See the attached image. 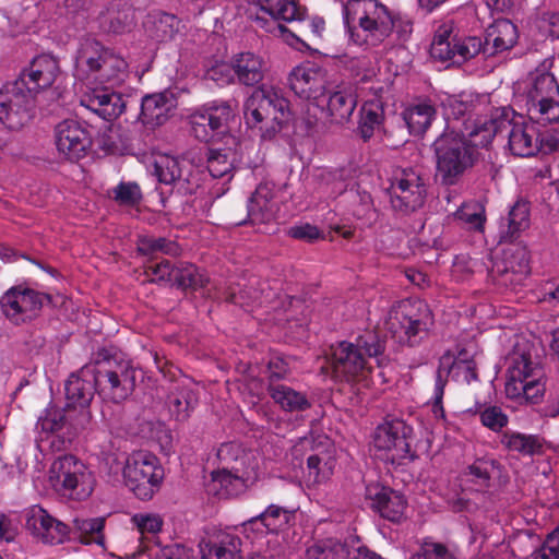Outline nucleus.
Returning a JSON list of instances; mask_svg holds the SVG:
<instances>
[{
	"label": "nucleus",
	"instance_id": "13",
	"mask_svg": "<svg viewBox=\"0 0 559 559\" xmlns=\"http://www.w3.org/2000/svg\"><path fill=\"white\" fill-rule=\"evenodd\" d=\"M453 21H444L437 27L430 45V56L433 60L462 64L479 55L485 58V44L481 37H457L453 35Z\"/></svg>",
	"mask_w": 559,
	"mask_h": 559
},
{
	"label": "nucleus",
	"instance_id": "12",
	"mask_svg": "<svg viewBox=\"0 0 559 559\" xmlns=\"http://www.w3.org/2000/svg\"><path fill=\"white\" fill-rule=\"evenodd\" d=\"M49 483L61 496L84 500L95 487V477L90 468L73 455L56 459L49 468Z\"/></svg>",
	"mask_w": 559,
	"mask_h": 559
},
{
	"label": "nucleus",
	"instance_id": "19",
	"mask_svg": "<svg viewBox=\"0 0 559 559\" xmlns=\"http://www.w3.org/2000/svg\"><path fill=\"white\" fill-rule=\"evenodd\" d=\"M155 175L160 183L171 186L180 194H191L198 187L192 165L185 158L168 154L158 155L154 162Z\"/></svg>",
	"mask_w": 559,
	"mask_h": 559
},
{
	"label": "nucleus",
	"instance_id": "14",
	"mask_svg": "<svg viewBox=\"0 0 559 559\" xmlns=\"http://www.w3.org/2000/svg\"><path fill=\"white\" fill-rule=\"evenodd\" d=\"M388 194L395 212L408 214L421 207L427 189L420 170L414 167L394 169L390 178Z\"/></svg>",
	"mask_w": 559,
	"mask_h": 559
},
{
	"label": "nucleus",
	"instance_id": "57",
	"mask_svg": "<svg viewBox=\"0 0 559 559\" xmlns=\"http://www.w3.org/2000/svg\"><path fill=\"white\" fill-rule=\"evenodd\" d=\"M353 215L364 222H371L376 216L371 195L368 192H356L352 194Z\"/></svg>",
	"mask_w": 559,
	"mask_h": 559
},
{
	"label": "nucleus",
	"instance_id": "3",
	"mask_svg": "<svg viewBox=\"0 0 559 559\" xmlns=\"http://www.w3.org/2000/svg\"><path fill=\"white\" fill-rule=\"evenodd\" d=\"M128 63L123 58L92 37L83 38L78 47L74 76L88 84L118 85L123 82Z\"/></svg>",
	"mask_w": 559,
	"mask_h": 559
},
{
	"label": "nucleus",
	"instance_id": "51",
	"mask_svg": "<svg viewBox=\"0 0 559 559\" xmlns=\"http://www.w3.org/2000/svg\"><path fill=\"white\" fill-rule=\"evenodd\" d=\"M73 524L74 528L80 532L82 542L86 544H103L104 536L102 532L105 525L104 518L74 519Z\"/></svg>",
	"mask_w": 559,
	"mask_h": 559
},
{
	"label": "nucleus",
	"instance_id": "8",
	"mask_svg": "<svg viewBox=\"0 0 559 559\" xmlns=\"http://www.w3.org/2000/svg\"><path fill=\"white\" fill-rule=\"evenodd\" d=\"M93 368L96 393L104 402L126 401L142 378V371L130 360L116 357L97 360Z\"/></svg>",
	"mask_w": 559,
	"mask_h": 559
},
{
	"label": "nucleus",
	"instance_id": "48",
	"mask_svg": "<svg viewBox=\"0 0 559 559\" xmlns=\"http://www.w3.org/2000/svg\"><path fill=\"white\" fill-rule=\"evenodd\" d=\"M457 219L463 222L468 229L483 231L486 222L485 207L477 201L465 202L455 212Z\"/></svg>",
	"mask_w": 559,
	"mask_h": 559
},
{
	"label": "nucleus",
	"instance_id": "39",
	"mask_svg": "<svg viewBox=\"0 0 559 559\" xmlns=\"http://www.w3.org/2000/svg\"><path fill=\"white\" fill-rule=\"evenodd\" d=\"M436 116L437 109L430 99H419L403 111V119L414 135H423Z\"/></svg>",
	"mask_w": 559,
	"mask_h": 559
},
{
	"label": "nucleus",
	"instance_id": "15",
	"mask_svg": "<svg viewBox=\"0 0 559 559\" xmlns=\"http://www.w3.org/2000/svg\"><path fill=\"white\" fill-rule=\"evenodd\" d=\"M163 477L164 471L153 454L139 451L128 456L123 468L124 483L139 499H151Z\"/></svg>",
	"mask_w": 559,
	"mask_h": 559
},
{
	"label": "nucleus",
	"instance_id": "21",
	"mask_svg": "<svg viewBox=\"0 0 559 559\" xmlns=\"http://www.w3.org/2000/svg\"><path fill=\"white\" fill-rule=\"evenodd\" d=\"M292 91L300 98L313 100L320 106L319 100L326 93V74L313 64L307 63L293 69L288 78Z\"/></svg>",
	"mask_w": 559,
	"mask_h": 559
},
{
	"label": "nucleus",
	"instance_id": "35",
	"mask_svg": "<svg viewBox=\"0 0 559 559\" xmlns=\"http://www.w3.org/2000/svg\"><path fill=\"white\" fill-rule=\"evenodd\" d=\"M267 393L272 401L284 412L299 413L311 407L306 393L281 382L267 383Z\"/></svg>",
	"mask_w": 559,
	"mask_h": 559
},
{
	"label": "nucleus",
	"instance_id": "20",
	"mask_svg": "<svg viewBox=\"0 0 559 559\" xmlns=\"http://www.w3.org/2000/svg\"><path fill=\"white\" fill-rule=\"evenodd\" d=\"M55 144L60 155L79 160L92 145L88 130L78 120L66 119L55 127Z\"/></svg>",
	"mask_w": 559,
	"mask_h": 559
},
{
	"label": "nucleus",
	"instance_id": "61",
	"mask_svg": "<svg viewBox=\"0 0 559 559\" xmlns=\"http://www.w3.org/2000/svg\"><path fill=\"white\" fill-rule=\"evenodd\" d=\"M481 424L492 431H500L504 428L509 418L498 406H488L479 413Z\"/></svg>",
	"mask_w": 559,
	"mask_h": 559
},
{
	"label": "nucleus",
	"instance_id": "33",
	"mask_svg": "<svg viewBox=\"0 0 559 559\" xmlns=\"http://www.w3.org/2000/svg\"><path fill=\"white\" fill-rule=\"evenodd\" d=\"M203 559H242L241 540L237 535L219 533L200 544Z\"/></svg>",
	"mask_w": 559,
	"mask_h": 559
},
{
	"label": "nucleus",
	"instance_id": "47",
	"mask_svg": "<svg viewBox=\"0 0 559 559\" xmlns=\"http://www.w3.org/2000/svg\"><path fill=\"white\" fill-rule=\"evenodd\" d=\"M498 468L499 464L496 460L491 457H480L467 466L465 475L471 477V481L475 483L481 488H487L491 477L496 474Z\"/></svg>",
	"mask_w": 559,
	"mask_h": 559
},
{
	"label": "nucleus",
	"instance_id": "17",
	"mask_svg": "<svg viewBox=\"0 0 559 559\" xmlns=\"http://www.w3.org/2000/svg\"><path fill=\"white\" fill-rule=\"evenodd\" d=\"M237 102L217 99L205 104L190 115L193 135L203 142L211 141L216 133H223L235 118Z\"/></svg>",
	"mask_w": 559,
	"mask_h": 559
},
{
	"label": "nucleus",
	"instance_id": "11",
	"mask_svg": "<svg viewBox=\"0 0 559 559\" xmlns=\"http://www.w3.org/2000/svg\"><path fill=\"white\" fill-rule=\"evenodd\" d=\"M524 95L532 119L542 123L559 121V85L552 73L539 69L532 72Z\"/></svg>",
	"mask_w": 559,
	"mask_h": 559
},
{
	"label": "nucleus",
	"instance_id": "49",
	"mask_svg": "<svg viewBox=\"0 0 559 559\" xmlns=\"http://www.w3.org/2000/svg\"><path fill=\"white\" fill-rule=\"evenodd\" d=\"M138 250L144 255H155L157 253L178 255L180 253V248L175 241L153 236L140 237L138 240Z\"/></svg>",
	"mask_w": 559,
	"mask_h": 559
},
{
	"label": "nucleus",
	"instance_id": "18",
	"mask_svg": "<svg viewBox=\"0 0 559 559\" xmlns=\"http://www.w3.org/2000/svg\"><path fill=\"white\" fill-rule=\"evenodd\" d=\"M412 432V427L403 420L385 421L377 427L373 443L377 450L386 453L385 460L401 464L403 460L414 459L409 441Z\"/></svg>",
	"mask_w": 559,
	"mask_h": 559
},
{
	"label": "nucleus",
	"instance_id": "25",
	"mask_svg": "<svg viewBox=\"0 0 559 559\" xmlns=\"http://www.w3.org/2000/svg\"><path fill=\"white\" fill-rule=\"evenodd\" d=\"M366 498L370 501L371 508L383 519L391 522H399L407 506L404 496L389 487L371 484L366 487Z\"/></svg>",
	"mask_w": 559,
	"mask_h": 559
},
{
	"label": "nucleus",
	"instance_id": "29",
	"mask_svg": "<svg viewBox=\"0 0 559 559\" xmlns=\"http://www.w3.org/2000/svg\"><path fill=\"white\" fill-rule=\"evenodd\" d=\"M519 38L518 27L511 21L500 19L495 21L487 29L484 39L485 58L510 50Z\"/></svg>",
	"mask_w": 559,
	"mask_h": 559
},
{
	"label": "nucleus",
	"instance_id": "41",
	"mask_svg": "<svg viewBox=\"0 0 559 559\" xmlns=\"http://www.w3.org/2000/svg\"><path fill=\"white\" fill-rule=\"evenodd\" d=\"M221 467L218 469L254 471L251 464L252 454L238 442L221 444L216 453Z\"/></svg>",
	"mask_w": 559,
	"mask_h": 559
},
{
	"label": "nucleus",
	"instance_id": "44",
	"mask_svg": "<svg viewBox=\"0 0 559 559\" xmlns=\"http://www.w3.org/2000/svg\"><path fill=\"white\" fill-rule=\"evenodd\" d=\"M383 121V109L378 103H366L360 110L358 132L367 141L374 131L380 129Z\"/></svg>",
	"mask_w": 559,
	"mask_h": 559
},
{
	"label": "nucleus",
	"instance_id": "28",
	"mask_svg": "<svg viewBox=\"0 0 559 559\" xmlns=\"http://www.w3.org/2000/svg\"><path fill=\"white\" fill-rule=\"evenodd\" d=\"M496 272L503 285L518 286L530 274L528 254L525 248L515 247L504 251L501 263L496 264Z\"/></svg>",
	"mask_w": 559,
	"mask_h": 559
},
{
	"label": "nucleus",
	"instance_id": "63",
	"mask_svg": "<svg viewBox=\"0 0 559 559\" xmlns=\"http://www.w3.org/2000/svg\"><path fill=\"white\" fill-rule=\"evenodd\" d=\"M534 559H559V527L552 531L540 548L533 554Z\"/></svg>",
	"mask_w": 559,
	"mask_h": 559
},
{
	"label": "nucleus",
	"instance_id": "22",
	"mask_svg": "<svg viewBox=\"0 0 559 559\" xmlns=\"http://www.w3.org/2000/svg\"><path fill=\"white\" fill-rule=\"evenodd\" d=\"M3 313L19 324L32 319L43 305V297L33 289H9L0 299Z\"/></svg>",
	"mask_w": 559,
	"mask_h": 559
},
{
	"label": "nucleus",
	"instance_id": "60",
	"mask_svg": "<svg viewBox=\"0 0 559 559\" xmlns=\"http://www.w3.org/2000/svg\"><path fill=\"white\" fill-rule=\"evenodd\" d=\"M67 428L69 432L76 433L84 429L91 421L92 414L87 407L67 405Z\"/></svg>",
	"mask_w": 559,
	"mask_h": 559
},
{
	"label": "nucleus",
	"instance_id": "2",
	"mask_svg": "<svg viewBox=\"0 0 559 559\" xmlns=\"http://www.w3.org/2000/svg\"><path fill=\"white\" fill-rule=\"evenodd\" d=\"M385 343L373 333H366L352 342H340L331 346V367L333 377L343 382L366 381L372 371L370 359L381 367L385 361Z\"/></svg>",
	"mask_w": 559,
	"mask_h": 559
},
{
	"label": "nucleus",
	"instance_id": "40",
	"mask_svg": "<svg viewBox=\"0 0 559 559\" xmlns=\"http://www.w3.org/2000/svg\"><path fill=\"white\" fill-rule=\"evenodd\" d=\"M198 404V396L192 386L177 384L169 392L166 401L169 414L178 421L189 418Z\"/></svg>",
	"mask_w": 559,
	"mask_h": 559
},
{
	"label": "nucleus",
	"instance_id": "23",
	"mask_svg": "<svg viewBox=\"0 0 559 559\" xmlns=\"http://www.w3.org/2000/svg\"><path fill=\"white\" fill-rule=\"evenodd\" d=\"M60 73L58 60L51 55H39L24 69L16 80H23L27 91L34 96L50 87Z\"/></svg>",
	"mask_w": 559,
	"mask_h": 559
},
{
	"label": "nucleus",
	"instance_id": "50",
	"mask_svg": "<svg viewBox=\"0 0 559 559\" xmlns=\"http://www.w3.org/2000/svg\"><path fill=\"white\" fill-rule=\"evenodd\" d=\"M109 197L120 206L133 207L142 201V191L136 182L121 181L109 191Z\"/></svg>",
	"mask_w": 559,
	"mask_h": 559
},
{
	"label": "nucleus",
	"instance_id": "24",
	"mask_svg": "<svg viewBox=\"0 0 559 559\" xmlns=\"http://www.w3.org/2000/svg\"><path fill=\"white\" fill-rule=\"evenodd\" d=\"M26 526L35 537L46 544L62 543L68 535V526L39 506H32L26 511Z\"/></svg>",
	"mask_w": 559,
	"mask_h": 559
},
{
	"label": "nucleus",
	"instance_id": "58",
	"mask_svg": "<svg viewBox=\"0 0 559 559\" xmlns=\"http://www.w3.org/2000/svg\"><path fill=\"white\" fill-rule=\"evenodd\" d=\"M292 514L288 510L271 504L261 515L260 519L263 525L271 532L277 531L285 526Z\"/></svg>",
	"mask_w": 559,
	"mask_h": 559
},
{
	"label": "nucleus",
	"instance_id": "52",
	"mask_svg": "<svg viewBox=\"0 0 559 559\" xmlns=\"http://www.w3.org/2000/svg\"><path fill=\"white\" fill-rule=\"evenodd\" d=\"M176 285L182 289H198L207 282L206 277L193 264H181L175 269Z\"/></svg>",
	"mask_w": 559,
	"mask_h": 559
},
{
	"label": "nucleus",
	"instance_id": "31",
	"mask_svg": "<svg viewBox=\"0 0 559 559\" xmlns=\"http://www.w3.org/2000/svg\"><path fill=\"white\" fill-rule=\"evenodd\" d=\"M230 66L237 82L246 86L262 82L267 69L263 57L251 51L235 55Z\"/></svg>",
	"mask_w": 559,
	"mask_h": 559
},
{
	"label": "nucleus",
	"instance_id": "43",
	"mask_svg": "<svg viewBox=\"0 0 559 559\" xmlns=\"http://www.w3.org/2000/svg\"><path fill=\"white\" fill-rule=\"evenodd\" d=\"M235 154L229 148H211L207 153V169L213 178L233 177Z\"/></svg>",
	"mask_w": 559,
	"mask_h": 559
},
{
	"label": "nucleus",
	"instance_id": "59",
	"mask_svg": "<svg viewBox=\"0 0 559 559\" xmlns=\"http://www.w3.org/2000/svg\"><path fill=\"white\" fill-rule=\"evenodd\" d=\"M147 556L151 559H194L192 552L183 546L174 545L160 547L153 545L146 547Z\"/></svg>",
	"mask_w": 559,
	"mask_h": 559
},
{
	"label": "nucleus",
	"instance_id": "7",
	"mask_svg": "<svg viewBox=\"0 0 559 559\" xmlns=\"http://www.w3.org/2000/svg\"><path fill=\"white\" fill-rule=\"evenodd\" d=\"M506 394L519 403L538 404L546 391L545 372L528 353L514 352L507 371Z\"/></svg>",
	"mask_w": 559,
	"mask_h": 559
},
{
	"label": "nucleus",
	"instance_id": "6",
	"mask_svg": "<svg viewBox=\"0 0 559 559\" xmlns=\"http://www.w3.org/2000/svg\"><path fill=\"white\" fill-rule=\"evenodd\" d=\"M245 120L258 129L263 139H271L289 118V103L273 87L262 86L252 92L245 103Z\"/></svg>",
	"mask_w": 559,
	"mask_h": 559
},
{
	"label": "nucleus",
	"instance_id": "46",
	"mask_svg": "<svg viewBox=\"0 0 559 559\" xmlns=\"http://www.w3.org/2000/svg\"><path fill=\"white\" fill-rule=\"evenodd\" d=\"M180 21L170 13L160 12L153 16L151 36L156 41L171 40L178 33Z\"/></svg>",
	"mask_w": 559,
	"mask_h": 559
},
{
	"label": "nucleus",
	"instance_id": "37",
	"mask_svg": "<svg viewBox=\"0 0 559 559\" xmlns=\"http://www.w3.org/2000/svg\"><path fill=\"white\" fill-rule=\"evenodd\" d=\"M357 105V98L352 86L341 85L329 94L326 112L334 123H344L349 120Z\"/></svg>",
	"mask_w": 559,
	"mask_h": 559
},
{
	"label": "nucleus",
	"instance_id": "42",
	"mask_svg": "<svg viewBox=\"0 0 559 559\" xmlns=\"http://www.w3.org/2000/svg\"><path fill=\"white\" fill-rule=\"evenodd\" d=\"M501 443L510 451L522 455H535L543 451V442L537 436L520 432H507L501 438Z\"/></svg>",
	"mask_w": 559,
	"mask_h": 559
},
{
	"label": "nucleus",
	"instance_id": "56",
	"mask_svg": "<svg viewBox=\"0 0 559 559\" xmlns=\"http://www.w3.org/2000/svg\"><path fill=\"white\" fill-rule=\"evenodd\" d=\"M509 234L513 238L518 233L526 229L530 225L528 202L518 200L509 212Z\"/></svg>",
	"mask_w": 559,
	"mask_h": 559
},
{
	"label": "nucleus",
	"instance_id": "54",
	"mask_svg": "<svg viewBox=\"0 0 559 559\" xmlns=\"http://www.w3.org/2000/svg\"><path fill=\"white\" fill-rule=\"evenodd\" d=\"M411 559H456V556L447 545L426 538Z\"/></svg>",
	"mask_w": 559,
	"mask_h": 559
},
{
	"label": "nucleus",
	"instance_id": "10",
	"mask_svg": "<svg viewBox=\"0 0 559 559\" xmlns=\"http://www.w3.org/2000/svg\"><path fill=\"white\" fill-rule=\"evenodd\" d=\"M258 5L260 13L254 20L258 27L282 38L294 48L306 46L305 40L285 25L300 22L305 17L306 11L296 0H259Z\"/></svg>",
	"mask_w": 559,
	"mask_h": 559
},
{
	"label": "nucleus",
	"instance_id": "32",
	"mask_svg": "<svg viewBox=\"0 0 559 559\" xmlns=\"http://www.w3.org/2000/svg\"><path fill=\"white\" fill-rule=\"evenodd\" d=\"M81 105L107 121L121 115L124 107L121 96L107 88L93 90L84 94L81 97Z\"/></svg>",
	"mask_w": 559,
	"mask_h": 559
},
{
	"label": "nucleus",
	"instance_id": "9",
	"mask_svg": "<svg viewBox=\"0 0 559 559\" xmlns=\"http://www.w3.org/2000/svg\"><path fill=\"white\" fill-rule=\"evenodd\" d=\"M432 321L427 304L405 300L390 311L385 325L399 343L416 346L428 335Z\"/></svg>",
	"mask_w": 559,
	"mask_h": 559
},
{
	"label": "nucleus",
	"instance_id": "16",
	"mask_svg": "<svg viewBox=\"0 0 559 559\" xmlns=\"http://www.w3.org/2000/svg\"><path fill=\"white\" fill-rule=\"evenodd\" d=\"M35 97L23 80L5 84L0 90V123L13 131L26 127L35 117Z\"/></svg>",
	"mask_w": 559,
	"mask_h": 559
},
{
	"label": "nucleus",
	"instance_id": "34",
	"mask_svg": "<svg viewBox=\"0 0 559 559\" xmlns=\"http://www.w3.org/2000/svg\"><path fill=\"white\" fill-rule=\"evenodd\" d=\"M257 479L255 471L217 469L212 473L214 489L225 497L238 496L251 486Z\"/></svg>",
	"mask_w": 559,
	"mask_h": 559
},
{
	"label": "nucleus",
	"instance_id": "64",
	"mask_svg": "<svg viewBox=\"0 0 559 559\" xmlns=\"http://www.w3.org/2000/svg\"><path fill=\"white\" fill-rule=\"evenodd\" d=\"M145 273L151 282L156 283H166L175 278V267L168 260L147 266Z\"/></svg>",
	"mask_w": 559,
	"mask_h": 559
},
{
	"label": "nucleus",
	"instance_id": "5",
	"mask_svg": "<svg viewBox=\"0 0 559 559\" xmlns=\"http://www.w3.org/2000/svg\"><path fill=\"white\" fill-rule=\"evenodd\" d=\"M507 132L511 153L519 157L536 155L540 148L539 133L532 123L513 122L510 119V109L496 108L489 119H479L471 132L472 136H480L479 144L487 146L492 139Z\"/></svg>",
	"mask_w": 559,
	"mask_h": 559
},
{
	"label": "nucleus",
	"instance_id": "45",
	"mask_svg": "<svg viewBox=\"0 0 559 559\" xmlns=\"http://www.w3.org/2000/svg\"><path fill=\"white\" fill-rule=\"evenodd\" d=\"M335 466V460L329 453H314L307 457L308 479L313 484L326 480Z\"/></svg>",
	"mask_w": 559,
	"mask_h": 559
},
{
	"label": "nucleus",
	"instance_id": "36",
	"mask_svg": "<svg viewBox=\"0 0 559 559\" xmlns=\"http://www.w3.org/2000/svg\"><path fill=\"white\" fill-rule=\"evenodd\" d=\"M175 108V99L171 94L158 93L146 95L142 99L141 117L146 126L156 127L163 124Z\"/></svg>",
	"mask_w": 559,
	"mask_h": 559
},
{
	"label": "nucleus",
	"instance_id": "62",
	"mask_svg": "<svg viewBox=\"0 0 559 559\" xmlns=\"http://www.w3.org/2000/svg\"><path fill=\"white\" fill-rule=\"evenodd\" d=\"M131 521L142 536L146 533L155 535L163 526V520L157 514L139 513L134 514Z\"/></svg>",
	"mask_w": 559,
	"mask_h": 559
},
{
	"label": "nucleus",
	"instance_id": "4",
	"mask_svg": "<svg viewBox=\"0 0 559 559\" xmlns=\"http://www.w3.org/2000/svg\"><path fill=\"white\" fill-rule=\"evenodd\" d=\"M343 13L350 37L357 45L378 46L394 27L391 10L379 0H347Z\"/></svg>",
	"mask_w": 559,
	"mask_h": 559
},
{
	"label": "nucleus",
	"instance_id": "1",
	"mask_svg": "<svg viewBox=\"0 0 559 559\" xmlns=\"http://www.w3.org/2000/svg\"><path fill=\"white\" fill-rule=\"evenodd\" d=\"M473 128L460 130L455 126L448 127L432 143L436 165V180L441 186L457 185L477 160V146L480 136H472Z\"/></svg>",
	"mask_w": 559,
	"mask_h": 559
},
{
	"label": "nucleus",
	"instance_id": "55",
	"mask_svg": "<svg viewBox=\"0 0 559 559\" xmlns=\"http://www.w3.org/2000/svg\"><path fill=\"white\" fill-rule=\"evenodd\" d=\"M307 559H343L345 549L341 543L328 539L313 544L306 551Z\"/></svg>",
	"mask_w": 559,
	"mask_h": 559
},
{
	"label": "nucleus",
	"instance_id": "30",
	"mask_svg": "<svg viewBox=\"0 0 559 559\" xmlns=\"http://www.w3.org/2000/svg\"><path fill=\"white\" fill-rule=\"evenodd\" d=\"M95 392L94 368L86 365L78 373L71 374L66 383L67 405L88 408Z\"/></svg>",
	"mask_w": 559,
	"mask_h": 559
},
{
	"label": "nucleus",
	"instance_id": "26",
	"mask_svg": "<svg viewBox=\"0 0 559 559\" xmlns=\"http://www.w3.org/2000/svg\"><path fill=\"white\" fill-rule=\"evenodd\" d=\"M475 348L474 345H468L464 348H461L456 355L447 352L440 357L439 367L436 372V382L432 395V405L431 412L433 413L435 418H443L444 409L442 406V399L444 394L445 379L443 378V371L450 366H460V365H472L476 364L474 360Z\"/></svg>",
	"mask_w": 559,
	"mask_h": 559
},
{
	"label": "nucleus",
	"instance_id": "27",
	"mask_svg": "<svg viewBox=\"0 0 559 559\" xmlns=\"http://www.w3.org/2000/svg\"><path fill=\"white\" fill-rule=\"evenodd\" d=\"M98 28L106 35H123L135 25L133 8L127 2H112L97 17Z\"/></svg>",
	"mask_w": 559,
	"mask_h": 559
},
{
	"label": "nucleus",
	"instance_id": "53",
	"mask_svg": "<svg viewBox=\"0 0 559 559\" xmlns=\"http://www.w3.org/2000/svg\"><path fill=\"white\" fill-rule=\"evenodd\" d=\"M67 428L66 408L56 406L46 408L36 423V429L44 432H57Z\"/></svg>",
	"mask_w": 559,
	"mask_h": 559
},
{
	"label": "nucleus",
	"instance_id": "38",
	"mask_svg": "<svg viewBox=\"0 0 559 559\" xmlns=\"http://www.w3.org/2000/svg\"><path fill=\"white\" fill-rule=\"evenodd\" d=\"M276 210L273 188L267 183L259 185L248 201V219L251 223L269 222L274 217Z\"/></svg>",
	"mask_w": 559,
	"mask_h": 559
}]
</instances>
